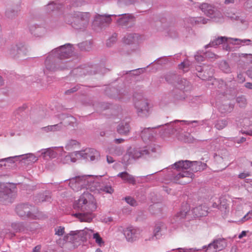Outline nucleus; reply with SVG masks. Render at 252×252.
<instances>
[{"label": "nucleus", "mask_w": 252, "mask_h": 252, "mask_svg": "<svg viewBox=\"0 0 252 252\" xmlns=\"http://www.w3.org/2000/svg\"><path fill=\"white\" fill-rule=\"evenodd\" d=\"M73 50L70 44H66L53 49L50 52L45 61L44 73L54 72L67 68L64 63L58 62V60L68 58L72 56Z\"/></svg>", "instance_id": "f257e3e1"}, {"label": "nucleus", "mask_w": 252, "mask_h": 252, "mask_svg": "<svg viewBox=\"0 0 252 252\" xmlns=\"http://www.w3.org/2000/svg\"><path fill=\"white\" fill-rule=\"evenodd\" d=\"M74 208L81 212L74 214V216L80 221L90 222L94 217L93 212L97 208L96 200L91 193L84 192L74 203Z\"/></svg>", "instance_id": "f03ea898"}, {"label": "nucleus", "mask_w": 252, "mask_h": 252, "mask_svg": "<svg viewBox=\"0 0 252 252\" xmlns=\"http://www.w3.org/2000/svg\"><path fill=\"white\" fill-rule=\"evenodd\" d=\"M90 18V13L77 11L66 15L65 22L75 29L83 30L88 26Z\"/></svg>", "instance_id": "7ed1b4c3"}, {"label": "nucleus", "mask_w": 252, "mask_h": 252, "mask_svg": "<svg viewBox=\"0 0 252 252\" xmlns=\"http://www.w3.org/2000/svg\"><path fill=\"white\" fill-rule=\"evenodd\" d=\"M191 161L189 160H180L175 162L173 167L179 171L181 172L177 174L174 177V180L178 181L181 178H187L188 180L186 181L179 182L180 184H186L191 181L194 177V174L190 172Z\"/></svg>", "instance_id": "20e7f679"}, {"label": "nucleus", "mask_w": 252, "mask_h": 252, "mask_svg": "<svg viewBox=\"0 0 252 252\" xmlns=\"http://www.w3.org/2000/svg\"><path fill=\"white\" fill-rule=\"evenodd\" d=\"M16 211L17 215L21 217L28 218L31 220H35L37 218L34 207L28 204L17 205Z\"/></svg>", "instance_id": "39448f33"}, {"label": "nucleus", "mask_w": 252, "mask_h": 252, "mask_svg": "<svg viewBox=\"0 0 252 252\" xmlns=\"http://www.w3.org/2000/svg\"><path fill=\"white\" fill-rule=\"evenodd\" d=\"M199 8L205 14L216 22H220L223 19L221 12L211 4L203 3L200 4Z\"/></svg>", "instance_id": "423d86ee"}, {"label": "nucleus", "mask_w": 252, "mask_h": 252, "mask_svg": "<svg viewBox=\"0 0 252 252\" xmlns=\"http://www.w3.org/2000/svg\"><path fill=\"white\" fill-rule=\"evenodd\" d=\"M90 175L77 176L69 180V186L74 190L77 191L82 188L89 187L88 178Z\"/></svg>", "instance_id": "0eeeda50"}, {"label": "nucleus", "mask_w": 252, "mask_h": 252, "mask_svg": "<svg viewBox=\"0 0 252 252\" xmlns=\"http://www.w3.org/2000/svg\"><path fill=\"white\" fill-rule=\"evenodd\" d=\"M15 192L4 184H0V203L7 204L12 202Z\"/></svg>", "instance_id": "6e6552de"}, {"label": "nucleus", "mask_w": 252, "mask_h": 252, "mask_svg": "<svg viewBox=\"0 0 252 252\" xmlns=\"http://www.w3.org/2000/svg\"><path fill=\"white\" fill-rule=\"evenodd\" d=\"M150 154V151L147 149L138 150L136 149L129 148L124 156V160L130 163L131 159H136L145 155Z\"/></svg>", "instance_id": "1a4fd4ad"}, {"label": "nucleus", "mask_w": 252, "mask_h": 252, "mask_svg": "<svg viewBox=\"0 0 252 252\" xmlns=\"http://www.w3.org/2000/svg\"><path fill=\"white\" fill-rule=\"evenodd\" d=\"M226 246L227 243L224 239L219 238L214 240L207 246H204L202 249L205 250L206 252H217L224 249Z\"/></svg>", "instance_id": "9d476101"}, {"label": "nucleus", "mask_w": 252, "mask_h": 252, "mask_svg": "<svg viewBox=\"0 0 252 252\" xmlns=\"http://www.w3.org/2000/svg\"><path fill=\"white\" fill-rule=\"evenodd\" d=\"M79 158L84 159L88 161H97L99 159L100 155L99 152L94 149H86L84 151H78Z\"/></svg>", "instance_id": "9b49d317"}, {"label": "nucleus", "mask_w": 252, "mask_h": 252, "mask_svg": "<svg viewBox=\"0 0 252 252\" xmlns=\"http://www.w3.org/2000/svg\"><path fill=\"white\" fill-rule=\"evenodd\" d=\"M142 230L137 227H128L123 230V233L126 240L133 242L138 240L141 236Z\"/></svg>", "instance_id": "f8f14e48"}, {"label": "nucleus", "mask_w": 252, "mask_h": 252, "mask_svg": "<svg viewBox=\"0 0 252 252\" xmlns=\"http://www.w3.org/2000/svg\"><path fill=\"white\" fill-rule=\"evenodd\" d=\"M134 105L138 116L143 117L147 116L149 111V107L147 100L141 98L135 101Z\"/></svg>", "instance_id": "ddd939ff"}, {"label": "nucleus", "mask_w": 252, "mask_h": 252, "mask_svg": "<svg viewBox=\"0 0 252 252\" xmlns=\"http://www.w3.org/2000/svg\"><path fill=\"white\" fill-rule=\"evenodd\" d=\"M84 233L83 230L71 231L68 234L64 236L63 241L65 242L73 243L78 242L79 240H82Z\"/></svg>", "instance_id": "4468645a"}, {"label": "nucleus", "mask_w": 252, "mask_h": 252, "mask_svg": "<svg viewBox=\"0 0 252 252\" xmlns=\"http://www.w3.org/2000/svg\"><path fill=\"white\" fill-rule=\"evenodd\" d=\"M118 16H121V17L117 20V23L120 26L129 27L134 22V18L131 14H122Z\"/></svg>", "instance_id": "2eb2a0df"}, {"label": "nucleus", "mask_w": 252, "mask_h": 252, "mask_svg": "<svg viewBox=\"0 0 252 252\" xmlns=\"http://www.w3.org/2000/svg\"><path fill=\"white\" fill-rule=\"evenodd\" d=\"M111 16H116V15H96L93 24L94 26L99 25L100 27L103 26L104 24H109L111 21Z\"/></svg>", "instance_id": "dca6fc26"}, {"label": "nucleus", "mask_w": 252, "mask_h": 252, "mask_svg": "<svg viewBox=\"0 0 252 252\" xmlns=\"http://www.w3.org/2000/svg\"><path fill=\"white\" fill-rule=\"evenodd\" d=\"M167 231V225L162 222H157L154 229V236L156 239L160 238L162 235L166 234Z\"/></svg>", "instance_id": "f3484780"}, {"label": "nucleus", "mask_w": 252, "mask_h": 252, "mask_svg": "<svg viewBox=\"0 0 252 252\" xmlns=\"http://www.w3.org/2000/svg\"><path fill=\"white\" fill-rule=\"evenodd\" d=\"M59 121H62L64 119L65 116L63 114H59L56 116ZM63 128V125L62 122H60L56 125L48 126L42 128L43 130L47 132L49 131L55 132L62 130Z\"/></svg>", "instance_id": "a211bd4d"}, {"label": "nucleus", "mask_w": 252, "mask_h": 252, "mask_svg": "<svg viewBox=\"0 0 252 252\" xmlns=\"http://www.w3.org/2000/svg\"><path fill=\"white\" fill-rule=\"evenodd\" d=\"M190 213V206L187 204H184L181 208L180 211L177 213L174 217L172 223H175L179 221L181 219H184Z\"/></svg>", "instance_id": "6ab92c4d"}, {"label": "nucleus", "mask_w": 252, "mask_h": 252, "mask_svg": "<svg viewBox=\"0 0 252 252\" xmlns=\"http://www.w3.org/2000/svg\"><path fill=\"white\" fill-rule=\"evenodd\" d=\"M30 31L32 34L36 37H41L46 33L45 28L37 25H32L30 28Z\"/></svg>", "instance_id": "aec40b11"}, {"label": "nucleus", "mask_w": 252, "mask_h": 252, "mask_svg": "<svg viewBox=\"0 0 252 252\" xmlns=\"http://www.w3.org/2000/svg\"><path fill=\"white\" fill-rule=\"evenodd\" d=\"M206 164L201 161H191L190 172L193 173V172L203 171L206 169Z\"/></svg>", "instance_id": "412c9836"}, {"label": "nucleus", "mask_w": 252, "mask_h": 252, "mask_svg": "<svg viewBox=\"0 0 252 252\" xmlns=\"http://www.w3.org/2000/svg\"><path fill=\"white\" fill-rule=\"evenodd\" d=\"M117 176L120 177L125 183H127L132 185L136 184V180L134 176L126 172H123L119 173Z\"/></svg>", "instance_id": "4be33fe9"}, {"label": "nucleus", "mask_w": 252, "mask_h": 252, "mask_svg": "<svg viewBox=\"0 0 252 252\" xmlns=\"http://www.w3.org/2000/svg\"><path fill=\"white\" fill-rule=\"evenodd\" d=\"M129 131V122L123 121L118 126L117 131L121 135H127Z\"/></svg>", "instance_id": "5701e85b"}, {"label": "nucleus", "mask_w": 252, "mask_h": 252, "mask_svg": "<svg viewBox=\"0 0 252 252\" xmlns=\"http://www.w3.org/2000/svg\"><path fill=\"white\" fill-rule=\"evenodd\" d=\"M78 151L68 154L63 159V162L64 163H69L72 162H75L79 159Z\"/></svg>", "instance_id": "b1692460"}, {"label": "nucleus", "mask_w": 252, "mask_h": 252, "mask_svg": "<svg viewBox=\"0 0 252 252\" xmlns=\"http://www.w3.org/2000/svg\"><path fill=\"white\" fill-rule=\"evenodd\" d=\"M191 212L194 217H201L207 215V211L205 210V207L202 206H199L194 208L191 210Z\"/></svg>", "instance_id": "393cba45"}, {"label": "nucleus", "mask_w": 252, "mask_h": 252, "mask_svg": "<svg viewBox=\"0 0 252 252\" xmlns=\"http://www.w3.org/2000/svg\"><path fill=\"white\" fill-rule=\"evenodd\" d=\"M180 122V121L176 120L174 122H171L170 123L169 125L171 126L170 129L171 130V132H173L174 130H176V126H174V124L176 123L177 122ZM181 122H184L186 124L188 125L195 123V124H198L197 125H198V126L199 125H203L204 123V121H187L183 120V121H181Z\"/></svg>", "instance_id": "a878e982"}, {"label": "nucleus", "mask_w": 252, "mask_h": 252, "mask_svg": "<svg viewBox=\"0 0 252 252\" xmlns=\"http://www.w3.org/2000/svg\"><path fill=\"white\" fill-rule=\"evenodd\" d=\"M138 39V35L135 33L128 34L126 35L123 39L125 44L130 45L135 43Z\"/></svg>", "instance_id": "bb28decb"}, {"label": "nucleus", "mask_w": 252, "mask_h": 252, "mask_svg": "<svg viewBox=\"0 0 252 252\" xmlns=\"http://www.w3.org/2000/svg\"><path fill=\"white\" fill-rule=\"evenodd\" d=\"M177 87L180 90L187 91L190 89L189 82L186 79H181L177 82Z\"/></svg>", "instance_id": "cd10ccee"}, {"label": "nucleus", "mask_w": 252, "mask_h": 252, "mask_svg": "<svg viewBox=\"0 0 252 252\" xmlns=\"http://www.w3.org/2000/svg\"><path fill=\"white\" fill-rule=\"evenodd\" d=\"M141 136L144 141L150 139L153 136V131L150 128H144L141 132Z\"/></svg>", "instance_id": "c85d7f7f"}, {"label": "nucleus", "mask_w": 252, "mask_h": 252, "mask_svg": "<svg viewBox=\"0 0 252 252\" xmlns=\"http://www.w3.org/2000/svg\"><path fill=\"white\" fill-rule=\"evenodd\" d=\"M108 149L109 154L117 156L122 155L124 152L121 146H112Z\"/></svg>", "instance_id": "c756f323"}, {"label": "nucleus", "mask_w": 252, "mask_h": 252, "mask_svg": "<svg viewBox=\"0 0 252 252\" xmlns=\"http://www.w3.org/2000/svg\"><path fill=\"white\" fill-rule=\"evenodd\" d=\"M234 108L233 105L231 104H221L219 107V111L222 114L231 112Z\"/></svg>", "instance_id": "7c9ffc66"}, {"label": "nucleus", "mask_w": 252, "mask_h": 252, "mask_svg": "<svg viewBox=\"0 0 252 252\" xmlns=\"http://www.w3.org/2000/svg\"><path fill=\"white\" fill-rule=\"evenodd\" d=\"M226 38L225 37H220L218 38L215 39L212 42H211L209 44L206 45L205 48H208V47H216L217 45L222 44L224 41H226Z\"/></svg>", "instance_id": "2f4dec72"}, {"label": "nucleus", "mask_w": 252, "mask_h": 252, "mask_svg": "<svg viewBox=\"0 0 252 252\" xmlns=\"http://www.w3.org/2000/svg\"><path fill=\"white\" fill-rule=\"evenodd\" d=\"M20 156L19 157H20ZM23 157V159L27 162L28 163H34L38 159V158L32 154H28L21 156Z\"/></svg>", "instance_id": "473e14b6"}, {"label": "nucleus", "mask_w": 252, "mask_h": 252, "mask_svg": "<svg viewBox=\"0 0 252 252\" xmlns=\"http://www.w3.org/2000/svg\"><path fill=\"white\" fill-rule=\"evenodd\" d=\"M58 148V147H55L53 149H47L45 151L42 152L41 155H43V158L48 156L50 158H55L57 156V153L54 151L53 149H56Z\"/></svg>", "instance_id": "72a5a7b5"}, {"label": "nucleus", "mask_w": 252, "mask_h": 252, "mask_svg": "<svg viewBox=\"0 0 252 252\" xmlns=\"http://www.w3.org/2000/svg\"><path fill=\"white\" fill-rule=\"evenodd\" d=\"M219 67L223 72L229 73L231 72V68L228 63L225 61H222L219 64Z\"/></svg>", "instance_id": "f704fd0d"}, {"label": "nucleus", "mask_w": 252, "mask_h": 252, "mask_svg": "<svg viewBox=\"0 0 252 252\" xmlns=\"http://www.w3.org/2000/svg\"><path fill=\"white\" fill-rule=\"evenodd\" d=\"M227 123V121L225 119L219 120L216 122L215 127L218 130H221L226 126Z\"/></svg>", "instance_id": "c9c22d12"}, {"label": "nucleus", "mask_w": 252, "mask_h": 252, "mask_svg": "<svg viewBox=\"0 0 252 252\" xmlns=\"http://www.w3.org/2000/svg\"><path fill=\"white\" fill-rule=\"evenodd\" d=\"M79 48L83 51H90L92 48V44L90 42L85 41L82 43H79L78 45Z\"/></svg>", "instance_id": "e433bc0d"}, {"label": "nucleus", "mask_w": 252, "mask_h": 252, "mask_svg": "<svg viewBox=\"0 0 252 252\" xmlns=\"http://www.w3.org/2000/svg\"><path fill=\"white\" fill-rule=\"evenodd\" d=\"M18 14V11L12 8L7 9L5 12V16L9 19H13L16 17Z\"/></svg>", "instance_id": "4c0bfd02"}, {"label": "nucleus", "mask_w": 252, "mask_h": 252, "mask_svg": "<svg viewBox=\"0 0 252 252\" xmlns=\"http://www.w3.org/2000/svg\"><path fill=\"white\" fill-rule=\"evenodd\" d=\"M78 145L79 143L76 140H70L67 142L65 145V149L67 150H70L78 146Z\"/></svg>", "instance_id": "58836bf2"}, {"label": "nucleus", "mask_w": 252, "mask_h": 252, "mask_svg": "<svg viewBox=\"0 0 252 252\" xmlns=\"http://www.w3.org/2000/svg\"><path fill=\"white\" fill-rule=\"evenodd\" d=\"M230 39L236 41L237 43H235L237 45H240V44H246V45H249L250 43L252 42V41L250 39H240L238 38H230Z\"/></svg>", "instance_id": "ea45409f"}, {"label": "nucleus", "mask_w": 252, "mask_h": 252, "mask_svg": "<svg viewBox=\"0 0 252 252\" xmlns=\"http://www.w3.org/2000/svg\"><path fill=\"white\" fill-rule=\"evenodd\" d=\"M93 239L95 240L96 243L99 246H101L102 245L104 244V241L98 233L93 234Z\"/></svg>", "instance_id": "a19ab883"}, {"label": "nucleus", "mask_w": 252, "mask_h": 252, "mask_svg": "<svg viewBox=\"0 0 252 252\" xmlns=\"http://www.w3.org/2000/svg\"><path fill=\"white\" fill-rule=\"evenodd\" d=\"M182 140H183L185 142L192 143L195 140V139L190 133H187L184 134V137Z\"/></svg>", "instance_id": "79ce46f5"}, {"label": "nucleus", "mask_w": 252, "mask_h": 252, "mask_svg": "<svg viewBox=\"0 0 252 252\" xmlns=\"http://www.w3.org/2000/svg\"><path fill=\"white\" fill-rule=\"evenodd\" d=\"M117 35L116 33H114L107 40L106 44L108 47H110L115 43L117 39Z\"/></svg>", "instance_id": "37998d69"}, {"label": "nucleus", "mask_w": 252, "mask_h": 252, "mask_svg": "<svg viewBox=\"0 0 252 252\" xmlns=\"http://www.w3.org/2000/svg\"><path fill=\"white\" fill-rule=\"evenodd\" d=\"M213 74V69H212V68H210L209 72L207 73V75L200 74L199 75V77L200 78H201V79L204 80H209L210 78L212 77Z\"/></svg>", "instance_id": "c03bdc74"}, {"label": "nucleus", "mask_w": 252, "mask_h": 252, "mask_svg": "<svg viewBox=\"0 0 252 252\" xmlns=\"http://www.w3.org/2000/svg\"><path fill=\"white\" fill-rule=\"evenodd\" d=\"M236 101L240 107H244L247 102V100L244 96L238 97L236 99Z\"/></svg>", "instance_id": "a18cd8bd"}, {"label": "nucleus", "mask_w": 252, "mask_h": 252, "mask_svg": "<svg viewBox=\"0 0 252 252\" xmlns=\"http://www.w3.org/2000/svg\"><path fill=\"white\" fill-rule=\"evenodd\" d=\"M60 8H61V5L57 4L54 2L50 3L47 5V9L49 10L53 11L55 9H60Z\"/></svg>", "instance_id": "49530a36"}, {"label": "nucleus", "mask_w": 252, "mask_h": 252, "mask_svg": "<svg viewBox=\"0 0 252 252\" xmlns=\"http://www.w3.org/2000/svg\"><path fill=\"white\" fill-rule=\"evenodd\" d=\"M55 234L58 236H62L64 233V227L59 226L55 229Z\"/></svg>", "instance_id": "de8ad7c7"}, {"label": "nucleus", "mask_w": 252, "mask_h": 252, "mask_svg": "<svg viewBox=\"0 0 252 252\" xmlns=\"http://www.w3.org/2000/svg\"><path fill=\"white\" fill-rule=\"evenodd\" d=\"M101 190L106 193H112L113 192L114 190L110 186H104L101 187Z\"/></svg>", "instance_id": "09e8293b"}, {"label": "nucleus", "mask_w": 252, "mask_h": 252, "mask_svg": "<svg viewBox=\"0 0 252 252\" xmlns=\"http://www.w3.org/2000/svg\"><path fill=\"white\" fill-rule=\"evenodd\" d=\"M190 65V63L189 61L186 60L181 63L179 67L180 69H185L186 67H188Z\"/></svg>", "instance_id": "8fccbe9b"}, {"label": "nucleus", "mask_w": 252, "mask_h": 252, "mask_svg": "<svg viewBox=\"0 0 252 252\" xmlns=\"http://www.w3.org/2000/svg\"><path fill=\"white\" fill-rule=\"evenodd\" d=\"M22 224L20 223H15L12 224V228L16 230V231H22L23 230V228L22 227Z\"/></svg>", "instance_id": "3c124183"}, {"label": "nucleus", "mask_w": 252, "mask_h": 252, "mask_svg": "<svg viewBox=\"0 0 252 252\" xmlns=\"http://www.w3.org/2000/svg\"><path fill=\"white\" fill-rule=\"evenodd\" d=\"M126 202L131 206H135L136 204L135 200L132 197H126L125 198Z\"/></svg>", "instance_id": "603ef678"}, {"label": "nucleus", "mask_w": 252, "mask_h": 252, "mask_svg": "<svg viewBox=\"0 0 252 252\" xmlns=\"http://www.w3.org/2000/svg\"><path fill=\"white\" fill-rule=\"evenodd\" d=\"M205 56L206 58L209 59H217L218 58V56L216 55L213 53L209 51L205 53Z\"/></svg>", "instance_id": "864d4df0"}, {"label": "nucleus", "mask_w": 252, "mask_h": 252, "mask_svg": "<svg viewBox=\"0 0 252 252\" xmlns=\"http://www.w3.org/2000/svg\"><path fill=\"white\" fill-rule=\"evenodd\" d=\"M180 252H190L191 251H199V249H197L196 248H190V249H187V248H178L177 249Z\"/></svg>", "instance_id": "5fc2aeb1"}, {"label": "nucleus", "mask_w": 252, "mask_h": 252, "mask_svg": "<svg viewBox=\"0 0 252 252\" xmlns=\"http://www.w3.org/2000/svg\"><path fill=\"white\" fill-rule=\"evenodd\" d=\"M237 81L239 83H243L245 81V77L243 74L241 73L238 74Z\"/></svg>", "instance_id": "6e6d98bb"}, {"label": "nucleus", "mask_w": 252, "mask_h": 252, "mask_svg": "<svg viewBox=\"0 0 252 252\" xmlns=\"http://www.w3.org/2000/svg\"><path fill=\"white\" fill-rule=\"evenodd\" d=\"M176 78L175 75H170V74H167L165 77V80L166 81L169 83H172V82L171 81V80L174 79Z\"/></svg>", "instance_id": "4d7b16f0"}, {"label": "nucleus", "mask_w": 252, "mask_h": 252, "mask_svg": "<svg viewBox=\"0 0 252 252\" xmlns=\"http://www.w3.org/2000/svg\"><path fill=\"white\" fill-rule=\"evenodd\" d=\"M251 218H252V211H249L246 215H245L242 219V220L243 221H245Z\"/></svg>", "instance_id": "13d9d810"}, {"label": "nucleus", "mask_w": 252, "mask_h": 252, "mask_svg": "<svg viewBox=\"0 0 252 252\" xmlns=\"http://www.w3.org/2000/svg\"><path fill=\"white\" fill-rule=\"evenodd\" d=\"M204 58V57L203 56L199 55L198 52L197 53L196 55H195V59L198 62L203 61Z\"/></svg>", "instance_id": "bf43d9fd"}, {"label": "nucleus", "mask_w": 252, "mask_h": 252, "mask_svg": "<svg viewBox=\"0 0 252 252\" xmlns=\"http://www.w3.org/2000/svg\"><path fill=\"white\" fill-rule=\"evenodd\" d=\"M208 21V19H206L204 18L200 17L197 20L195 21V22L199 23H202L203 24H206L207 23V21Z\"/></svg>", "instance_id": "052dcab7"}, {"label": "nucleus", "mask_w": 252, "mask_h": 252, "mask_svg": "<svg viewBox=\"0 0 252 252\" xmlns=\"http://www.w3.org/2000/svg\"><path fill=\"white\" fill-rule=\"evenodd\" d=\"M212 206L213 208H218L219 209L221 210V207L222 206L223 208H224L225 209H226L227 206L226 205H220V206L218 205V204L217 203H214L212 205Z\"/></svg>", "instance_id": "680f3d73"}, {"label": "nucleus", "mask_w": 252, "mask_h": 252, "mask_svg": "<svg viewBox=\"0 0 252 252\" xmlns=\"http://www.w3.org/2000/svg\"><path fill=\"white\" fill-rule=\"evenodd\" d=\"M245 5L247 8H252V0H247Z\"/></svg>", "instance_id": "e2e57ef3"}, {"label": "nucleus", "mask_w": 252, "mask_h": 252, "mask_svg": "<svg viewBox=\"0 0 252 252\" xmlns=\"http://www.w3.org/2000/svg\"><path fill=\"white\" fill-rule=\"evenodd\" d=\"M250 176V174L248 172H243L241 173L239 175V178L241 179H244L247 177H249Z\"/></svg>", "instance_id": "0e129e2a"}, {"label": "nucleus", "mask_w": 252, "mask_h": 252, "mask_svg": "<svg viewBox=\"0 0 252 252\" xmlns=\"http://www.w3.org/2000/svg\"><path fill=\"white\" fill-rule=\"evenodd\" d=\"M107 162L109 163H112L115 161V160L113 159V158L111 157L107 156L106 157Z\"/></svg>", "instance_id": "69168bd1"}, {"label": "nucleus", "mask_w": 252, "mask_h": 252, "mask_svg": "<svg viewBox=\"0 0 252 252\" xmlns=\"http://www.w3.org/2000/svg\"><path fill=\"white\" fill-rule=\"evenodd\" d=\"M248 191L250 192H252V181L246 186Z\"/></svg>", "instance_id": "338daca9"}, {"label": "nucleus", "mask_w": 252, "mask_h": 252, "mask_svg": "<svg viewBox=\"0 0 252 252\" xmlns=\"http://www.w3.org/2000/svg\"><path fill=\"white\" fill-rule=\"evenodd\" d=\"M245 87L250 90H252V83L251 82H247L245 84Z\"/></svg>", "instance_id": "774afa93"}]
</instances>
